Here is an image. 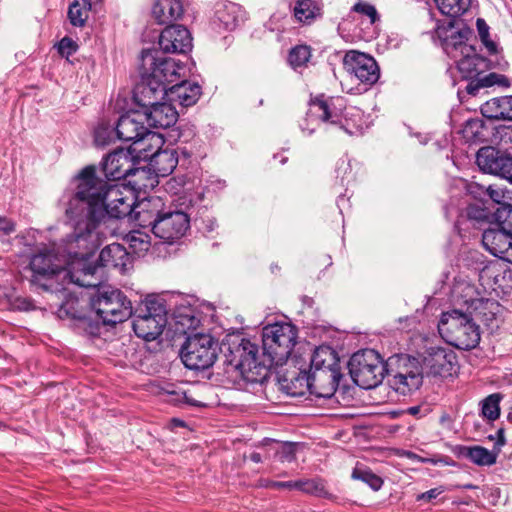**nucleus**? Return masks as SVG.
Returning a JSON list of instances; mask_svg holds the SVG:
<instances>
[{
	"instance_id": "obj_1",
	"label": "nucleus",
	"mask_w": 512,
	"mask_h": 512,
	"mask_svg": "<svg viewBox=\"0 0 512 512\" xmlns=\"http://www.w3.org/2000/svg\"><path fill=\"white\" fill-rule=\"evenodd\" d=\"M77 187L70 198L65 215L73 230V239L80 247L91 249L98 244L96 231L105 213L112 218L129 216L135 207L136 195L125 185L109 184L96 176V168L87 166L76 177Z\"/></svg>"
},
{
	"instance_id": "obj_2",
	"label": "nucleus",
	"mask_w": 512,
	"mask_h": 512,
	"mask_svg": "<svg viewBox=\"0 0 512 512\" xmlns=\"http://www.w3.org/2000/svg\"><path fill=\"white\" fill-rule=\"evenodd\" d=\"M361 110L356 107H345L343 98H325L323 95L311 99L306 118L300 124L303 132L311 135L317 129L325 132L353 133L359 128Z\"/></svg>"
},
{
	"instance_id": "obj_3",
	"label": "nucleus",
	"mask_w": 512,
	"mask_h": 512,
	"mask_svg": "<svg viewBox=\"0 0 512 512\" xmlns=\"http://www.w3.org/2000/svg\"><path fill=\"white\" fill-rule=\"evenodd\" d=\"M408 362L409 364L394 374L390 380L391 386L401 394L418 389L422 384L423 373L442 377L451 375L457 357L449 348L430 347L423 356L421 370H419L415 359L408 360Z\"/></svg>"
},
{
	"instance_id": "obj_4",
	"label": "nucleus",
	"mask_w": 512,
	"mask_h": 512,
	"mask_svg": "<svg viewBox=\"0 0 512 512\" xmlns=\"http://www.w3.org/2000/svg\"><path fill=\"white\" fill-rule=\"evenodd\" d=\"M179 67L176 62L163 56L157 49L143 50L140 57L139 73L144 81L147 82L142 90L144 98H150V95L157 94L161 87L169 88L168 84L178 79Z\"/></svg>"
},
{
	"instance_id": "obj_5",
	"label": "nucleus",
	"mask_w": 512,
	"mask_h": 512,
	"mask_svg": "<svg viewBox=\"0 0 512 512\" xmlns=\"http://www.w3.org/2000/svg\"><path fill=\"white\" fill-rule=\"evenodd\" d=\"M475 314L451 309L441 314L438 330L445 341L458 349L470 350L480 341V329Z\"/></svg>"
},
{
	"instance_id": "obj_6",
	"label": "nucleus",
	"mask_w": 512,
	"mask_h": 512,
	"mask_svg": "<svg viewBox=\"0 0 512 512\" xmlns=\"http://www.w3.org/2000/svg\"><path fill=\"white\" fill-rule=\"evenodd\" d=\"M132 315L135 334L146 341L155 340L160 336L167 323L165 304L155 296H148L136 307Z\"/></svg>"
},
{
	"instance_id": "obj_7",
	"label": "nucleus",
	"mask_w": 512,
	"mask_h": 512,
	"mask_svg": "<svg viewBox=\"0 0 512 512\" xmlns=\"http://www.w3.org/2000/svg\"><path fill=\"white\" fill-rule=\"evenodd\" d=\"M297 330L290 323H274L263 328V354L271 365H283L296 344Z\"/></svg>"
},
{
	"instance_id": "obj_8",
	"label": "nucleus",
	"mask_w": 512,
	"mask_h": 512,
	"mask_svg": "<svg viewBox=\"0 0 512 512\" xmlns=\"http://www.w3.org/2000/svg\"><path fill=\"white\" fill-rule=\"evenodd\" d=\"M115 135L118 140L132 141L130 147L138 155L145 150V146L155 145L159 148L162 144V137L148 130L145 126V114L141 111H130L122 115L116 124Z\"/></svg>"
},
{
	"instance_id": "obj_9",
	"label": "nucleus",
	"mask_w": 512,
	"mask_h": 512,
	"mask_svg": "<svg viewBox=\"0 0 512 512\" xmlns=\"http://www.w3.org/2000/svg\"><path fill=\"white\" fill-rule=\"evenodd\" d=\"M348 366L353 381L363 389L377 387L386 372L383 359L373 349H364L354 353Z\"/></svg>"
},
{
	"instance_id": "obj_10",
	"label": "nucleus",
	"mask_w": 512,
	"mask_h": 512,
	"mask_svg": "<svg viewBox=\"0 0 512 512\" xmlns=\"http://www.w3.org/2000/svg\"><path fill=\"white\" fill-rule=\"evenodd\" d=\"M452 302L464 312L475 314L483 321L492 320L498 312L499 304L480 297L476 286L465 279H457L451 290Z\"/></svg>"
},
{
	"instance_id": "obj_11",
	"label": "nucleus",
	"mask_w": 512,
	"mask_h": 512,
	"mask_svg": "<svg viewBox=\"0 0 512 512\" xmlns=\"http://www.w3.org/2000/svg\"><path fill=\"white\" fill-rule=\"evenodd\" d=\"M91 307L105 325H115L132 316L131 301L122 291L111 287L99 290Z\"/></svg>"
},
{
	"instance_id": "obj_12",
	"label": "nucleus",
	"mask_w": 512,
	"mask_h": 512,
	"mask_svg": "<svg viewBox=\"0 0 512 512\" xmlns=\"http://www.w3.org/2000/svg\"><path fill=\"white\" fill-rule=\"evenodd\" d=\"M218 350V342L211 335L195 333L186 338L180 355L187 368L204 370L214 364Z\"/></svg>"
},
{
	"instance_id": "obj_13",
	"label": "nucleus",
	"mask_w": 512,
	"mask_h": 512,
	"mask_svg": "<svg viewBox=\"0 0 512 512\" xmlns=\"http://www.w3.org/2000/svg\"><path fill=\"white\" fill-rule=\"evenodd\" d=\"M73 231L67 235L66 243L70 246L68 253L73 255L77 261L73 263L72 270L65 271L63 279L75 283L81 287H97L101 284L102 268L87 264L84 260L97 246L91 249H84L73 239Z\"/></svg>"
},
{
	"instance_id": "obj_14",
	"label": "nucleus",
	"mask_w": 512,
	"mask_h": 512,
	"mask_svg": "<svg viewBox=\"0 0 512 512\" xmlns=\"http://www.w3.org/2000/svg\"><path fill=\"white\" fill-rule=\"evenodd\" d=\"M29 268L32 272L31 282L43 289H49L51 285L42 280L49 281L53 277L64 276L66 268L52 250L44 247L31 256Z\"/></svg>"
},
{
	"instance_id": "obj_15",
	"label": "nucleus",
	"mask_w": 512,
	"mask_h": 512,
	"mask_svg": "<svg viewBox=\"0 0 512 512\" xmlns=\"http://www.w3.org/2000/svg\"><path fill=\"white\" fill-rule=\"evenodd\" d=\"M226 362L240 377L250 380V373L261 366L258 359V346L248 339H241L229 348Z\"/></svg>"
},
{
	"instance_id": "obj_16",
	"label": "nucleus",
	"mask_w": 512,
	"mask_h": 512,
	"mask_svg": "<svg viewBox=\"0 0 512 512\" xmlns=\"http://www.w3.org/2000/svg\"><path fill=\"white\" fill-rule=\"evenodd\" d=\"M133 150L129 148L118 149L110 153L103 162L105 177L111 180H120L132 174L143 178L147 175L144 169H134Z\"/></svg>"
},
{
	"instance_id": "obj_17",
	"label": "nucleus",
	"mask_w": 512,
	"mask_h": 512,
	"mask_svg": "<svg viewBox=\"0 0 512 512\" xmlns=\"http://www.w3.org/2000/svg\"><path fill=\"white\" fill-rule=\"evenodd\" d=\"M443 48L447 55L452 58L460 72L470 76L477 71L478 58L470 45L464 42V37L460 33H453L445 39Z\"/></svg>"
},
{
	"instance_id": "obj_18",
	"label": "nucleus",
	"mask_w": 512,
	"mask_h": 512,
	"mask_svg": "<svg viewBox=\"0 0 512 512\" xmlns=\"http://www.w3.org/2000/svg\"><path fill=\"white\" fill-rule=\"evenodd\" d=\"M476 163L485 173L500 176L512 182V157L491 146L482 147L476 155Z\"/></svg>"
},
{
	"instance_id": "obj_19",
	"label": "nucleus",
	"mask_w": 512,
	"mask_h": 512,
	"mask_svg": "<svg viewBox=\"0 0 512 512\" xmlns=\"http://www.w3.org/2000/svg\"><path fill=\"white\" fill-rule=\"evenodd\" d=\"M344 64L347 71L362 84L371 86L379 79L380 70L375 59L365 53L348 52Z\"/></svg>"
},
{
	"instance_id": "obj_20",
	"label": "nucleus",
	"mask_w": 512,
	"mask_h": 512,
	"mask_svg": "<svg viewBox=\"0 0 512 512\" xmlns=\"http://www.w3.org/2000/svg\"><path fill=\"white\" fill-rule=\"evenodd\" d=\"M189 217L182 211H164L155 223L153 233L166 242H173L186 233L189 228Z\"/></svg>"
},
{
	"instance_id": "obj_21",
	"label": "nucleus",
	"mask_w": 512,
	"mask_h": 512,
	"mask_svg": "<svg viewBox=\"0 0 512 512\" xmlns=\"http://www.w3.org/2000/svg\"><path fill=\"white\" fill-rule=\"evenodd\" d=\"M159 46L165 53H186L192 48V37L184 26L171 25L162 31Z\"/></svg>"
},
{
	"instance_id": "obj_22",
	"label": "nucleus",
	"mask_w": 512,
	"mask_h": 512,
	"mask_svg": "<svg viewBox=\"0 0 512 512\" xmlns=\"http://www.w3.org/2000/svg\"><path fill=\"white\" fill-rule=\"evenodd\" d=\"M144 107L147 109L145 114V122L152 128H169L174 125L178 118V112L172 103H159L150 100L144 101Z\"/></svg>"
},
{
	"instance_id": "obj_23",
	"label": "nucleus",
	"mask_w": 512,
	"mask_h": 512,
	"mask_svg": "<svg viewBox=\"0 0 512 512\" xmlns=\"http://www.w3.org/2000/svg\"><path fill=\"white\" fill-rule=\"evenodd\" d=\"M152 145L145 146V150L137 156L143 159H149L150 165L155 174L160 177L170 175L178 164V154L175 149H157L151 151Z\"/></svg>"
},
{
	"instance_id": "obj_24",
	"label": "nucleus",
	"mask_w": 512,
	"mask_h": 512,
	"mask_svg": "<svg viewBox=\"0 0 512 512\" xmlns=\"http://www.w3.org/2000/svg\"><path fill=\"white\" fill-rule=\"evenodd\" d=\"M201 95V87L197 83H191L188 81H182L172 85L169 88H163L159 90V97L164 96L171 103L179 104L182 107H189L194 105Z\"/></svg>"
},
{
	"instance_id": "obj_25",
	"label": "nucleus",
	"mask_w": 512,
	"mask_h": 512,
	"mask_svg": "<svg viewBox=\"0 0 512 512\" xmlns=\"http://www.w3.org/2000/svg\"><path fill=\"white\" fill-rule=\"evenodd\" d=\"M482 243L492 255L505 258L512 256V236L504 229H487L482 234Z\"/></svg>"
},
{
	"instance_id": "obj_26",
	"label": "nucleus",
	"mask_w": 512,
	"mask_h": 512,
	"mask_svg": "<svg viewBox=\"0 0 512 512\" xmlns=\"http://www.w3.org/2000/svg\"><path fill=\"white\" fill-rule=\"evenodd\" d=\"M310 394L317 397H331L338 386V373L336 369H324L309 372Z\"/></svg>"
},
{
	"instance_id": "obj_27",
	"label": "nucleus",
	"mask_w": 512,
	"mask_h": 512,
	"mask_svg": "<svg viewBox=\"0 0 512 512\" xmlns=\"http://www.w3.org/2000/svg\"><path fill=\"white\" fill-rule=\"evenodd\" d=\"M99 261L101 268H115L125 272L130 264V256L121 244L112 243L101 250Z\"/></svg>"
},
{
	"instance_id": "obj_28",
	"label": "nucleus",
	"mask_w": 512,
	"mask_h": 512,
	"mask_svg": "<svg viewBox=\"0 0 512 512\" xmlns=\"http://www.w3.org/2000/svg\"><path fill=\"white\" fill-rule=\"evenodd\" d=\"M164 204L160 197H150L139 203L136 219L142 227H150L154 230L155 223L164 212Z\"/></svg>"
},
{
	"instance_id": "obj_29",
	"label": "nucleus",
	"mask_w": 512,
	"mask_h": 512,
	"mask_svg": "<svg viewBox=\"0 0 512 512\" xmlns=\"http://www.w3.org/2000/svg\"><path fill=\"white\" fill-rule=\"evenodd\" d=\"M488 119L512 121V96H502L486 101L480 108Z\"/></svg>"
},
{
	"instance_id": "obj_30",
	"label": "nucleus",
	"mask_w": 512,
	"mask_h": 512,
	"mask_svg": "<svg viewBox=\"0 0 512 512\" xmlns=\"http://www.w3.org/2000/svg\"><path fill=\"white\" fill-rule=\"evenodd\" d=\"M181 0H157L152 9V15L159 24H169L183 14Z\"/></svg>"
},
{
	"instance_id": "obj_31",
	"label": "nucleus",
	"mask_w": 512,
	"mask_h": 512,
	"mask_svg": "<svg viewBox=\"0 0 512 512\" xmlns=\"http://www.w3.org/2000/svg\"><path fill=\"white\" fill-rule=\"evenodd\" d=\"M243 19L242 8L235 3L220 4L215 12V22L225 30H234Z\"/></svg>"
},
{
	"instance_id": "obj_32",
	"label": "nucleus",
	"mask_w": 512,
	"mask_h": 512,
	"mask_svg": "<svg viewBox=\"0 0 512 512\" xmlns=\"http://www.w3.org/2000/svg\"><path fill=\"white\" fill-rule=\"evenodd\" d=\"M206 384H194L187 389H178L169 392V402L176 405L185 404L193 407H203L205 403L200 397V392L206 388Z\"/></svg>"
},
{
	"instance_id": "obj_33",
	"label": "nucleus",
	"mask_w": 512,
	"mask_h": 512,
	"mask_svg": "<svg viewBox=\"0 0 512 512\" xmlns=\"http://www.w3.org/2000/svg\"><path fill=\"white\" fill-rule=\"evenodd\" d=\"M293 14L299 23L310 25L322 16V4L318 0H297Z\"/></svg>"
},
{
	"instance_id": "obj_34",
	"label": "nucleus",
	"mask_w": 512,
	"mask_h": 512,
	"mask_svg": "<svg viewBox=\"0 0 512 512\" xmlns=\"http://www.w3.org/2000/svg\"><path fill=\"white\" fill-rule=\"evenodd\" d=\"M309 373L300 371L291 378L283 377L281 380L282 389L290 396L301 397L307 392L310 393Z\"/></svg>"
},
{
	"instance_id": "obj_35",
	"label": "nucleus",
	"mask_w": 512,
	"mask_h": 512,
	"mask_svg": "<svg viewBox=\"0 0 512 512\" xmlns=\"http://www.w3.org/2000/svg\"><path fill=\"white\" fill-rule=\"evenodd\" d=\"M335 355L329 347H318L311 357L310 371H320L324 369H335Z\"/></svg>"
},
{
	"instance_id": "obj_36",
	"label": "nucleus",
	"mask_w": 512,
	"mask_h": 512,
	"mask_svg": "<svg viewBox=\"0 0 512 512\" xmlns=\"http://www.w3.org/2000/svg\"><path fill=\"white\" fill-rule=\"evenodd\" d=\"M91 0H74L68 9L70 23L76 27H83L89 17Z\"/></svg>"
},
{
	"instance_id": "obj_37",
	"label": "nucleus",
	"mask_w": 512,
	"mask_h": 512,
	"mask_svg": "<svg viewBox=\"0 0 512 512\" xmlns=\"http://www.w3.org/2000/svg\"><path fill=\"white\" fill-rule=\"evenodd\" d=\"M126 241L129 244L132 252L138 256L147 252L150 248V236L138 230L131 231L126 235Z\"/></svg>"
},
{
	"instance_id": "obj_38",
	"label": "nucleus",
	"mask_w": 512,
	"mask_h": 512,
	"mask_svg": "<svg viewBox=\"0 0 512 512\" xmlns=\"http://www.w3.org/2000/svg\"><path fill=\"white\" fill-rule=\"evenodd\" d=\"M352 478L366 483L374 491L380 490L383 485L382 478L365 466H356L352 471Z\"/></svg>"
},
{
	"instance_id": "obj_39",
	"label": "nucleus",
	"mask_w": 512,
	"mask_h": 512,
	"mask_svg": "<svg viewBox=\"0 0 512 512\" xmlns=\"http://www.w3.org/2000/svg\"><path fill=\"white\" fill-rule=\"evenodd\" d=\"M297 490L317 497H330L324 481L319 478L298 480Z\"/></svg>"
},
{
	"instance_id": "obj_40",
	"label": "nucleus",
	"mask_w": 512,
	"mask_h": 512,
	"mask_svg": "<svg viewBox=\"0 0 512 512\" xmlns=\"http://www.w3.org/2000/svg\"><path fill=\"white\" fill-rule=\"evenodd\" d=\"M471 0H435L440 12L450 17L463 14L469 7Z\"/></svg>"
},
{
	"instance_id": "obj_41",
	"label": "nucleus",
	"mask_w": 512,
	"mask_h": 512,
	"mask_svg": "<svg viewBox=\"0 0 512 512\" xmlns=\"http://www.w3.org/2000/svg\"><path fill=\"white\" fill-rule=\"evenodd\" d=\"M497 452L488 450L482 446H472L469 460L478 466H492L497 461Z\"/></svg>"
},
{
	"instance_id": "obj_42",
	"label": "nucleus",
	"mask_w": 512,
	"mask_h": 512,
	"mask_svg": "<svg viewBox=\"0 0 512 512\" xmlns=\"http://www.w3.org/2000/svg\"><path fill=\"white\" fill-rule=\"evenodd\" d=\"M311 58V49L307 45H297L291 49L288 62L290 66L297 70L305 67Z\"/></svg>"
},
{
	"instance_id": "obj_43",
	"label": "nucleus",
	"mask_w": 512,
	"mask_h": 512,
	"mask_svg": "<svg viewBox=\"0 0 512 512\" xmlns=\"http://www.w3.org/2000/svg\"><path fill=\"white\" fill-rule=\"evenodd\" d=\"M501 395L494 393L482 401V415L490 421L496 420L500 416Z\"/></svg>"
},
{
	"instance_id": "obj_44",
	"label": "nucleus",
	"mask_w": 512,
	"mask_h": 512,
	"mask_svg": "<svg viewBox=\"0 0 512 512\" xmlns=\"http://www.w3.org/2000/svg\"><path fill=\"white\" fill-rule=\"evenodd\" d=\"M115 132L116 127L110 126L106 123L99 124L94 132V141L96 145L106 146L114 142L117 139Z\"/></svg>"
},
{
	"instance_id": "obj_45",
	"label": "nucleus",
	"mask_w": 512,
	"mask_h": 512,
	"mask_svg": "<svg viewBox=\"0 0 512 512\" xmlns=\"http://www.w3.org/2000/svg\"><path fill=\"white\" fill-rule=\"evenodd\" d=\"M351 11L367 17L370 25H374L380 18L375 6L364 0H357Z\"/></svg>"
},
{
	"instance_id": "obj_46",
	"label": "nucleus",
	"mask_w": 512,
	"mask_h": 512,
	"mask_svg": "<svg viewBox=\"0 0 512 512\" xmlns=\"http://www.w3.org/2000/svg\"><path fill=\"white\" fill-rule=\"evenodd\" d=\"M476 27L481 42L490 54L497 53V44L490 38L489 26L484 19L478 18L476 21Z\"/></svg>"
},
{
	"instance_id": "obj_47",
	"label": "nucleus",
	"mask_w": 512,
	"mask_h": 512,
	"mask_svg": "<svg viewBox=\"0 0 512 512\" xmlns=\"http://www.w3.org/2000/svg\"><path fill=\"white\" fill-rule=\"evenodd\" d=\"M493 141L503 147L512 145V125H501L495 129Z\"/></svg>"
},
{
	"instance_id": "obj_48",
	"label": "nucleus",
	"mask_w": 512,
	"mask_h": 512,
	"mask_svg": "<svg viewBox=\"0 0 512 512\" xmlns=\"http://www.w3.org/2000/svg\"><path fill=\"white\" fill-rule=\"evenodd\" d=\"M76 304L77 302L75 301H67L64 304H62L58 311L59 317L62 318L66 316L71 317L73 319H83L84 314L75 309Z\"/></svg>"
},
{
	"instance_id": "obj_49",
	"label": "nucleus",
	"mask_w": 512,
	"mask_h": 512,
	"mask_svg": "<svg viewBox=\"0 0 512 512\" xmlns=\"http://www.w3.org/2000/svg\"><path fill=\"white\" fill-rule=\"evenodd\" d=\"M498 75L495 74V73H491L489 76H487L485 78V84H480V83H469L466 87V91L468 94L470 95H476L478 93V91L484 87V86H490V85H493L494 83H497L498 82Z\"/></svg>"
},
{
	"instance_id": "obj_50",
	"label": "nucleus",
	"mask_w": 512,
	"mask_h": 512,
	"mask_svg": "<svg viewBox=\"0 0 512 512\" xmlns=\"http://www.w3.org/2000/svg\"><path fill=\"white\" fill-rule=\"evenodd\" d=\"M277 458L281 462H291L295 458V445L294 444H284L280 447L276 452Z\"/></svg>"
},
{
	"instance_id": "obj_51",
	"label": "nucleus",
	"mask_w": 512,
	"mask_h": 512,
	"mask_svg": "<svg viewBox=\"0 0 512 512\" xmlns=\"http://www.w3.org/2000/svg\"><path fill=\"white\" fill-rule=\"evenodd\" d=\"M78 45L69 37H64L59 42V52L62 55L70 56L76 52Z\"/></svg>"
},
{
	"instance_id": "obj_52",
	"label": "nucleus",
	"mask_w": 512,
	"mask_h": 512,
	"mask_svg": "<svg viewBox=\"0 0 512 512\" xmlns=\"http://www.w3.org/2000/svg\"><path fill=\"white\" fill-rule=\"evenodd\" d=\"M486 192L495 203L499 204L500 206L505 204V190L503 188L496 185H490L487 187Z\"/></svg>"
},
{
	"instance_id": "obj_53",
	"label": "nucleus",
	"mask_w": 512,
	"mask_h": 512,
	"mask_svg": "<svg viewBox=\"0 0 512 512\" xmlns=\"http://www.w3.org/2000/svg\"><path fill=\"white\" fill-rule=\"evenodd\" d=\"M264 487L273 488V489H297L298 480L297 481H265L262 484Z\"/></svg>"
},
{
	"instance_id": "obj_54",
	"label": "nucleus",
	"mask_w": 512,
	"mask_h": 512,
	"mask_svg": "<svg viewBox=\"0 0 512 512\" xmlns=\"http://www.w3.org/2000/svg\"><path fill=\"white\" fill-rule=\"evenodd\" d=\"M286 18H287L286 15L282 16L280 14H274L270 18V20H269V22L267 24L268 29L271 30V31H275V30L281 31V30H283L284 29V25L283 24H279V22H281V21L285 22Z\"/></svg>"
},
{
	"instance_id": "obj_55",
	"label": "nucleus",
	"mask_w": 512,
	"mask_h": 512,
	"mask_svg": "<svg viewBox=\"0 0 512 512\" xmlns=\"http://www.w3.org/2000/svg\"><path fill=\"white\" fill-rule=\"evenodd\" d=\"M444 492L443 487H436L433 489H430L424 493H421L417 496V500H425V501H431L432 499L437 498L439 495H441Z\"/></svg>"
},
{
	"instance_id": "obj_56",
	"label": "nucleus",
	"mask_w": 512,
	"mask_h": 512,
	"mask_svg": "<svg viewBox=\"0 0 512 512\" xmlns=\"http://www.w3.org/2000/svg\"><path fill=\"white\" fill-rule=\"evenodd\" d=\"M471 450H472V446L456 445V446L453 447L452 452L458 458H467V459H469Z\"/></svg>"
},
{
	"instance_id": "obj_57",
	"label": "nucleus",
	"mask_w": 512,
	"mask_h": 512,
	"mask_svg": "<svg viewBox=\"0 0 512 512\" xmlns=\"http://www.w3.org/2000/svg\"><path fill=\"white\" fill-rule=\"evenodd\" d=\"M0 231L8 235L15 231V225L9 219L0 216Z\"/></svg>"
},
{
	"instance_id": "obj_58",
	"label": "nucleus",
	"mask_w": 512,
	"mask_h": 512,
	"mask_svg": "<svg viewBox=\"0 0 512 512\" xmlns=\"http://www.w3.org/2000/svg\"><path fill=\"white\" fill-rule=\"evenodd\" d=\"M16 306L18 309L25 310V311H28V310H31L34 308L32 302L26 298H18L16 300Z\"/></svg>"
},
{
	"instance_id": "obj_59",
	"label": "nucleus",
	"mask_w": 512,
	"mask_h": 512,
	"mask_svg": "<svg viewBox=\"0 0 512 512\" xmlns=\"http://www.w3.org/2000/svg\"><path fill=\"white\" fill-rule=\"evenodd\" d=\"M408 457H409V458H411V459H417V460H419V461H421V462H423V463H428V462H429V463L436 464V461H435V460H433V459H423V458H421V457L417 456V455H416V454H414V453H409V454H408Z\"/></svg>"
},
{
	"instance_id": "obj_60",
	"label": "nucleus",
	"mask_w": 512,
	"mask_h": 512,
	"mask_svg": "<svg viewBox=\"0 0 512 512\" xmlns=\"http://www.w3.org/2000/svg\"><path fill=\"white\" fill-rule=\"evenodd\" d=\"M497 435H498V440H497L496 444L499 446H503L505 444V437H504L503 429L498 430Z\"/></svg>"
},
{
	"instance_id": "obj_61",
	"label": "nucleus",
	"mask_w": 512,
	"mask_h": 512,
	"mask_svg": "<svg viewBox=\"0 0 512 512\" xmlns=\"http://www.w3.org/2000/svg\"><path fill=\"white\" fill-rule=\"evenodd\" d=\"M250 459L255 463H259L261 462V455L259 453L254 452L250 455Z\"/></svg>"
},
{
	"instance_id": "obj_62",
	"label": "nucleus",
	"mask_w": 512,
	"mask_h": 512,
	"mask_svg": "<svg viewBox=\"0 0 512 512\" xmlns=\"http://www.w3.org/2000/svg\"><path fill=\"white\" fill-rule=\"evenodd\" d=\"M419 412H420V407H418V406H413L408 409V413L410 415H417Z\"/></svg>"
},
{
	"instance_id": "obj_63",
	"label": "nucleus",
	"mask_w": 512,
	"mask_h": 512,
	"mask_svg": "<svg viewBox=\"0 0 512 512\" xmlns=\"http://www.w3.org/2000/svg\"><path fill=\"white\" fill-rule=\"evenodd\" d=\"M477 124H478V122H477V121H475V122H469V125H477Z\"/></svg>"
},
{
	"instance_id": "obj_64",
	"label": "nucleus",
	"mask_w": 512,
	"mask_h": 512,
	"mask_svg": "<svg viewBox=\"0 0 512 512\" xmlns=\"http://www.w3.org/2000/svg\"><path fill=\"white\" fill-rule=\"evenodd\" d=\"M508 419H509L510 421H512V413H509V415H508Z\"/></svg>"
}]
</instances>
